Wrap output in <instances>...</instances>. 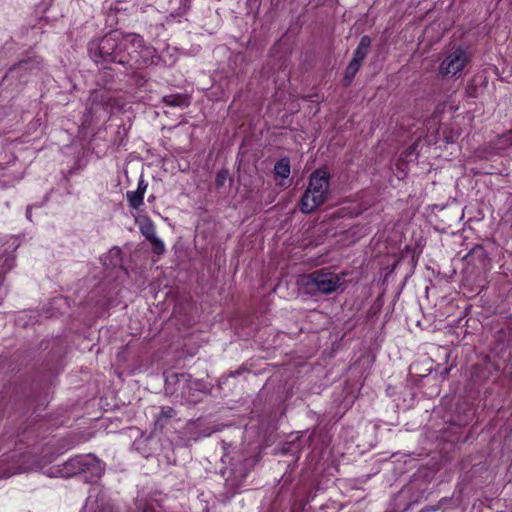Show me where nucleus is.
<instances>
[{
    "label": "nucleus",
    "instance_id": "f257e3e1",
    "mask_svg": "<svg viewBox=\"0 0 512 512\" xmlns=\"http://www.w3.org/2000/svg\"><path fill=\"white\" fill-rule=\"evenodd\" d=\"M344 274H336L327 269H320L300 278L301 288L310 295L331 294L344 283Z\"/></svg>",
    "mask_w": 512,
    "mask_h": 512
},
{
    "label": "nucleus",
    "instance_id": "f03ea898",
    "mask_svg": "<svg viewBox=\"0 0 512 512\" xmlns=\"http://www.w3.org/2000/svg\"><path fill=\"white\" fill-rule=\"evenodd\" d=\"M330 175L326 170L317 169L309 180V185L301 199V211L311 213L328 198Z\"/></svg>",
    "mask_w": 512,
    "mask_h": 512
},
{
    "label": "nucleus",
    "instance_id": "7ed1b4c3",
    "mask_svg": "<svg viewBox=\"0 0 512 512\" xmlns=\"http://www.w3.org/2000/svg\"><path fill=\"white\" fill-rule=\"evenodd\" d=\"M89 53L95 62L104 60L120 64L128 63V58L122 53L121 33L119 32L110 33L98 42H92L89 46Z\"/></svg>",
    "mask_w": 512,
    "mask_h": 512
},
{
    "label": "nucleus",
    "instance_id": "20e7f679",
    "mask_svg": "<svg viewBox=\"0 0 512 512\" xmlns=\"http://www.w3.org/2000/svg\"><path fill=\"white\" fill-rule=\"evenodd\" d=\"M79 473H90L92 478H100L104 473V466L95 456L87 455L72 458L57 470V475L61 477H71Z\"/></svg>",
    "mask_w": 512,
    "mask_h": 512
},
{
    "label": "nucleus",
    "instance_id": "39448f33",
    "mask_svg": "<svg viewBox=\"0 0 512 512\" xmlns=\"http://www.w3.org/2000/svg\"><path fill=\"white\" fill-rule=\"evenodd\" d=\"M469 59L462 49H456L448 54L440 63L438 72L443 78H452L458 75L467 65Z\"/></svg>",
    "mask_w": 512,
    "mask_h": 512
},
{
    "label": "nucleus",
    "instance_id": "423d86ee",
    "mask_svg": "<svg viewBox=\"0 0 512 512\" xmlns=\"http://www.w3.org/2000/svg\"><path fill=\"white\" fill-rule=\"evenodd\" d=\"M371 45L369 36H363L353 53V58L349 62L345 71V80L351 82L356 73L359 71L363 60L366 58Z\"/></svg>",
    "mask_w": 512,
    "mask_h": 512
},
{
    "label": "nucleus",
    "instance_id": "0eeeda50",
    "mask_svg": "<svg viewBox=\"0 0 512 512\" xmlns=\"http://www.w3.org/2000/svg\"><path fill=\"white\" fill-rule=\"evenodd\" d=\"M121 48L122 53L130 60L138 61L136 56L146 49L143 38L138 34H122L121 33Z\"/></svg>",
    "mask_w": 512,
    "mask_h": 512
},
{
    "label": "nucleus",
    "instance_id": "6e6552de",
    "mask_svg": "<svg viewBox=\"0 0 512 512\" xmlns=\"http://www.w3.org/2000/svg\"><path fill=\"white\" fill-rule=\"evenodd\" d=\"M103 265L107 268H116L121 266V250L117 247L110 249L102 258Z\"/></svg>",
    "mask_w": 512,
    "mask_h": 512
},
{
    "label": "nucleus",
    "instance_id": "1a4fd4ad",
    "mask_svg": "<svg viewBox=\"0 0 512 512\" xmlns=\"http://www.w3.org/2000/svg\"><path fill=\"white\" fill-rule=\"evenodd\" d=\"M163 102L166 105L172 106V107L188 106V104H189L188 98L185 95H181V94H172V95L164 96Z\"/></svg>",
    "mask_w": 512,
    "mask_h": 512
},
{
    "label": "nucleus",
    "instance_id": "9d476101",
    "mask_svg": "<svg viewBox=\"0 0 512 512\" xmlns=\"http://www.w3.org/2000/svg\"><path fill=\"white\" fill-rule=\"evenodd\" d=\"M274 172L283 179L288 178L290 175V163L288 158L280 159L274 166Z\"/></svg>",
    "mask_w": 512,
    "mask_h": 512
},
{
    "label": "nucleus",
    "instance_id": "9b49d317",
    "mask_svg": "<svg viewBox=\"0 0 512 512\" xmlns=\"http://www.w3.org/2000/svg\"><path fill=\"white\" fill-rule=\"evenodd\" d=\"M140 231L142 235L147 239L150 240L154 236H156V229L153 222L149 219H145L140 223Z\"/></svg>",
    "mask_w": 512,
    "mask_h": 512
},
{
    "label": "nucleus",
    "instance_id": "f8f14e48",
    "mask_svg": "<svg viewBox=\"0 0 512 512\" xmlns=\"http://www.w3.org/2000/svg\"><path fill=\"white\" fill-rule=\"evenodd\" d=\"M127 201L133 209H138L143 204L144 196L141 194V192L135 191H128L126 194Z\"/></svg>",
    "mask_w": 512,
    "mask_h": 512
},
{
    "label": "nucleus",
    "instance_id": "ddd939ff",
    "mask_svg": "<svg viewBox=\"0 0 512 512\" xmlns=\"http://www.w3.org/2000/svg\"><path fill=\"white\" fill-rule=\"evenodd\" d=\"M152 246L153 251L156 254H162L165 250V245L161 239H159L157 236H154L150 240H148Z\"/></svg>",
    "mask_w": 512,
    "mask_h": 512
},
{
    "label": "nucleus",
    "instance_id": "4468645a",
    "mask_svg": "<svg viewBox=\"0 0 512 512\" xmlns=\"http://www.w3.org/2000/svg\"><path fill=\"white\" fill-rule=\"evenodd\" d=\"M228 177H229L228 170L222 169V170L218 171V173L216 175V179H215L216 186L218 188L223 187L225 185L226 181L228 180Z\"/></svg>",
    "mask_w": 512,
    "mask_h": 512
},
{
    "label": "nucleus",
    "instance_id": "2eb2a0df",
    "mask_svg": "<svg viewBox=\"0 0 512 512\" xmlns=\"http://www.w3.org/2000/svg\"><path fill=\"white\" fill-rule=\"evenodd\" d=\"M142 509V512H161L155 509L153 504L145 503L144 506L140 507Z\"/></svg>",
    "mask_w": 512,
    "mask_h": 512
},
{
    "label": "nucleus",
    "instance_id": "dca6fc26",
    "mask_svg": "<svg viewBox=\"0 0 512 512\" xmlns=\"http://www.w3.org/2000/svg\"><path fill=\"white\" fill-rule=\"evenodd\" d=\"M146 188H147V184L144 183L143 180H140L139 183H138V187L136 189L137 192H141V194L144 196L145 192H146Z\"/></svg>",
    "mask_w": 512,
    "mask_h": 512
},
{
    "label": "nucleus",
    "instance_id": "f3484780",
    "mask_svg": "<svg viewBox=\"0 0 512 512\" xmlns=\"http://www.w3.org/2000/svg\"><path fill=\"white\" fill-rule=\"evenodd\" d=\"M161 414L165 417V418H171L172 416H174V410L170 407L166 408V409H163Z\"/></svg>",
    "mask_w": 512,
    "mask_h": 512
},
{
    "label": "nucleus",
    "instance_id": "a211bd4d",
    "mask_svg": "<svg viewBox=\"0 0 512 512\" xmlns=\"http://www.w3.org/2000/svg\"><path fill=\"white\" fill-rule=\"evenodd\" d=\"M26 214H27V217H28V218L31 216L30 209H27Z\"/></svg>",
    "mask_w": 512,
    "mask_h": 512
}]
</instances>
